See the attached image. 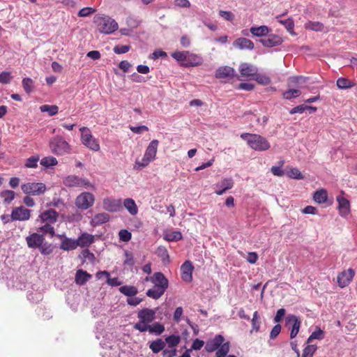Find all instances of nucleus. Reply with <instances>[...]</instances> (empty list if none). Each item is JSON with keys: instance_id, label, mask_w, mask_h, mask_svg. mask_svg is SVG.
I'll list each match as a JSON object with an SVG mask.
<instances>
[{"instance_id": "1", "label": "nucleus", "mask_w": 357, "mask_h": 357, "mask_svg": "<svg viewBox=\"0 0 357 357\" xmlns=\"http://www.w3.org/2000/svg\"><path fill=\"white\" fill-rule=\"evenodd\" d=\"M145 280L153 284V288L148 289L146 294L155 300L160 298L169 286L167 278L161 272L155 273L151 278H146Z\"/></svg>"}, {"instance_id": "2", "label": "nucleus", "mask_w": 357, "mask_h": 357, "mask_svg": "<svg viewBox=\"0 0 357 357\" xmlns=\"http://www.w3.org/2000/svg\"><path fill=\"white\" fill-rule=\"evenodd\" d=\"M241 137L256 151H265L271 148L268 141L260 135L245 132L241 135Z\"/></svg>"}, {"instance_id": "3", "label": "nucleus", "mask_w": 357, "mask_h": 357, "mask_svg": "<svg viewBox=\"0 0 357 357\" xmlns=\"http://www.w3.org/2000/svg\"><path fill=\"white\" fill-rule=\"evenodd\" d=\"M98 30L105 34H110L119 28L118 23L112 17L105 15H96L93 18Z\"/></svg>"}, {"instance_id": "4", "label": "nucleus", "mask_w": 357, "mask_h": 357, "mask_svg": "<svg viewBox=\"0 0 357 357\" xmlns=\"http://www.w3.org/2000/svg\"><path fill=\"white\" fill-rule=\"evenodd\" d=\"M49 147L52 153L62 155L68 153L70 150V144L61 136H55L49 142Z\"/></svg>"}, {"instance_id": "5", "label": "nucleus", "mask_w": 357, "mask_h": 357, "mask_svg": "<svg viewBox=\"0 0 357 357\" xmlns=\"http://www.w3.org/2000/svg\"><path fill=\"white\" fill-rule=\"evenodd\" d=\"M63 183L68 188H83L93 190L94 185L88 179L76 175H69L63 178Z\"/></svg>"}, {"instance_id": "6", "label": "nucleus", "mask_w": 357, "mask_h": 357, "mask_svg": "<svg viewBox=\"0 0 357 357\" xmlns=\"http://www.w3.org/2000/svg\"><path fill=\"white\" fill-rule=\"evenodd\" d=\"M79 130L81 132L82 143L90 150L98 151L100 150L99 142L93 136L89 128L87 127H82L79 128Z\"/></svg>"}, {"instance_id": "7", "label": "nucleus", "mask_w": 357, "mask_h": 357, "mask_svg": "<svg viewBox=\"0 0 357 357\" xmlns=\"http://www.w3.org/2000/svg\"><path fill=\"white\" fill-rule=\"evenodd\" d=\"M21 189L24 194L32 196H40L43 195L47 188L43 183L29 182L21 185Z\"/></svg>"}, {"instance_id": "8", "label": "nucleus", "mask_w": 357, "mask_h": 357, "mask_svg": "<svg viewBox=\"0 0 357 357\" xmlns=\"http://www.w3.org/2000/svg\"><path fill=\"white\" fill-rule=\"evenodd\" d=\"M95 201V197L93 194L90 192H82L75 199L76 206L82 210H86L91 207Z\"/></svg>"}, {"instance_id": "9", "label": "nucleus", "mask_w": 357, "mask_h": 357, "mask_svg": "<svg viewBox=\"0 0 357 357\" xmlns=\"http://www.w3.org/2000/svg\"><path fill=\"white\" fill-rule=\"evenodd\" d=\"M225 337L223 335L218 334L215 335V337L212 339H209L206 341L205 345V350L208 353H212L213 351H217L220 348L225 344Z\"/></svg>"}, {"instance_id": "10", "label": "nucleus", "mask_w": 357, "mask_h": 357, "mask_svg": "<svg viewBox=\"0 0 357 357\" xmlns=\"http://www.w3.org/2000/svg\"><path fill=\"white\" fill-rule=\"evenodd\" d=\"M355 271L353 268H348L340 273L337 277V284L340 288L347 287L352 281L354 275Z\"/></svg>"}, {"instance_id": "11", "label": "nucleus", "mask_w": 357, "mask_h": 357, "mask_svg": "<svg viewBox=\"0 0 357 357\" xmlns=\"http://www.w3.org/2000/svg\"><path fill=\"white\" fill-rule=\"evenodd\" d=\"M102 207L109 212H117L122 208V202L120 199L106 197L102 201Z\"/></svg>"}, {"instance_id": "12", "label": "nucleus", "mask_w": 357, "mask_h": 357, "mask_svg": "<svg viewBox=\"0 0 357 357\" xmlns=\"http://www.w3.org/2000/svg\"><path fill=\"white\" fill-rule=\"evenodd\" d=\"M266 38L259 40V42L265 47H273L280 45L283 43L281 36L277 34H269Z\"/></svg>"}, {"instance_id": "13", "label": "nucleus", "mask_w": 357, "mask_h": 357, "mask_svg": "<svg viewBox=\"0 0 357 357\" xmlns=\"http://www.w3.org/2000/svg\"><path fill=\"white\" fill-rule=\"evenodd\" d=\"M30 210L24 206L17 207L13 209L11 213L12 220L25 221L30 218Z\"/></svg>"}, {"instance_id": "14", "label": "nucleus", "mask_w": 357, "mask_h": 357, "mask_svg": "<svg viewBox=\"0 0 357 357\" xmlns=\"http://www.w3.org/2000/svg\"><path fill=\"white\" fill-rule=\"evenodd\" d=\"M194 266L191 261L187 260L181 266V275L185 282H191L192 280V272Z\"/></svg>"}, {"instance_id": "15", "label": "nucleus", "mask_w": 357, "mask_h": 357, "mask_svg": "<svg viewBox=\"0 0 357 357\" xmlns=\"http://www.w3.org/2000/svg\"><path fill=\"white\" fill-rule=\"evenodd\" d=\"M26 241L29 248L32 249H38L45 241V238L42 234L33 233L26 237Z\"/></svg>"}, {"instance_id": "16", "label": "nucleus", "mask_w": 357, "mask_h": 357, "mask_svg": "<svg viewBox=\"0 0 357 357\" xmlns=\"http://www.w3.org/2000/svg\"><path fill=\"white\" fill-rule=\"evenodd\" d=\"M287 324H292L290 332V337L291 339L296 337L299 332L301 321L298 317L291 314L287 317Z\"/></svg>"}, {"instance_id": "17", "label": "nucleus", "mask_w": 357, "mask_h": 357, "mask_svg": "<svg viewBox=\"0 0 357 357\" xmlns=\"http://www.w3.org/2000/svg\"><path fill=\"white\" fill-rule=\"evenodd\" d=\"M59 213L54 209H48L39 215L40 221L43 223L54 224L58 219Z\"/></svg>"}, {"instance_id": "18", "label": "nucleus", "mask_w": 357, "mask_h": 357, "mask_svg": "<svg viewBox=\"0 0 357 357\" xmlns=\"http://www.w3.org/2000/svg\"><path fill=\"white\" fill-rule=\"evenodd\" d=\"M58 236L61 239L60 249L64 251H70L78 247L77 239L70 238L64 235H59Z\"/></svg>"}, {"instance_id": "19", "label": "nucleus", "mask_w": 357, "mask_h": 357, "mask_svg": "<svg viewBox=\"0 0 357 357\" xmlns=\"http://www.w3.org/2000/svg\"><path fill=\"white\" fill-rule=\"evenodd\" d=\"M156 310L150 308H144L137 313V317L143 322L151 323L155 319Z\"/></svg>"}, {"instance_id": "20", "label": "nucleus", "mask_w": 357, "mask_h": 357, "mask_svg": "<svg viewBox=\"0 0 357 357\" xmlns=\"http://www.w3.org/2000/svg\"><path fill=\"white\" fill-rule=\"evenodd\" d=\"M338 202V210L342 217H346L350 212V203L347 199L340 195L336 198Z\"/></svg>"}, {"instance_id": "21", "label": "nucleus", "mask_w": 357, "mask_h": 357, "mask_svg": "<svg viewBox=\"0 0 357 357\" xmlns=\"http://www.w3.org/2000/svg\"><path fill=\"white\" fill-rule=\"evenodd\" d=\"M94 236L86 232L82 233L81 235H79L77 238L78 247L82 248H88L92 243H94Z\"/></svg>"}, {"instance_id": "22", "label": "nucleus", "mask_w": 357, "mask_h": 357, "mask_svg": "<svg viewBox=\"0 0 357 357\" xmlns=\"http://www.w3.org/2000/svg\"><path fill=\"white\" fill-rule=\"evenodd\" d=\"M234 47L239 50H252L255 47L254 43L246 38H238L233 43Z\"/></svg>"}, {"instance_id": "23", "label": "nucleus", "mask_w": 357, "mask_h": 357, "mask_svg": "<svg viewBox=\"0 0 357 357\" xmlns=\"http://www.w3.org/2000/svg\"><path fill=\"white\" fill-rule=\"evenodd\" d=\"M202 61L201 56L188 51L185 62L182 63L181 65L184 67L196 66L201 65Z\"/></svg>"}, {"instance_id": "24", "label": "nucleus", "mask_w": 357, "mask_h": 357, "mask_svg": "<svg viewBox=\"0 0 357 357\" xmlns=\"http://www.w3.org/2000/svg\"><path fill=\"white\" fill-rule=\"evenodd\" d=\"M220 189L215 190L218 195H223L227 190L231 189L234 187V181L231 178H224L220 183L216 185Z\"/></svg>"}, {"instance_id": "25", "label": "nucleus", "mask_w": 357, "mask_h": 357, "mask_svg": "<svg viewBox=\"0 0 357 357\" xmlns=\"http://www.w3.org/2000/svg\"><path fill=\"white\" fill-rule=\"evenodd\" d=\"M239 71L243 76L249 77L257 75L258 69L254 65L243 63L239 66Z\"/></svg>"}, {"instance_id": "26", "label": "nucleus", "mask_w": 357, "mask_h": 357, "mask_svg": "<svg viewBox=\"0 0 357 357\" xmlns=\"http://www.w3.org/2000/svg\"><path fill=\"white\" fill-rule=\"evenodd\" d=\"M235 70L229 66H222L217 69L215 72V77L218 79H224L234 77Z\"/></svg>"}, {"instance_id": "27", "label": "nucleus", "mask_w": 357, "mask_h": 357, "mask_svg": "<svg viewBox=\"0 0 357 357\" xmlns=\"http://www.w3.org/2000/svg\"><path fill=\"white\" fill-rule=\"evenodd\" d=\"M271 31V29L266 26L261 25L259 26H252L250 29V32L252 34L253 36L256 37H263L266 36Z\"/></svg>"}, {"instance_id": "28", "label": "nucleus", "mask_w": 357, "mask_h": 357, "mask_svg": "<svg viewBox=\"0 0 357 357\" xmlns=\"http://www.w3.org/2000/svg\"><path fill=\"white\" fill-rule=\"evenodd\" d=\"M159 142L157 139L152 140L147 146L144 155L147 158L153 160L155 158Z\"/></svg>"}, {"instance_id": "29", "label": "nucleus", "mask_w": 357, "mask_h": 357, "mask_svg": "<svg viewBox=\"0 0 357 357\" xmlns=\"http://www.w3.org/2000/svg\"><path fill=\"white\" fill-rule=\"evenodd\" d=\"M123 206L126 208L128 213L131 215H135L138 213V207L135 202V200L132 198H126L123 200Z\"/></svg>"}, {"instance_id": "30", "label": "nucleus", "mask_w": 357, "mask_h": 357, "mask_svg": "<svg viewBox=\"0 0 357 357\" xmlns=\"http://www.w3.org/2000/svg\"><path fill=\"white\" fill-rule=\"evenodd\" d=\"M305 28L308 30L314 31L327 32L328 29L319 22L308 21L304 25Z\"/></svg>"}, {"instance_id": "31", "label": "nucleus", "mask_w": 357, "mask_h": 357, "mask_svg": "<svg viewBox=\"0 0 357 357\" xmlns=\"http://www.w3.org/2000/svg\"><path fill=\"white\" fill-rule=\"evenodd\" d=\"M91 275L86 271L79 269L77 271L75 274V282L79 285L84 284L90 278Z\"/></svg>"}, {"instance_id": "32", "label": "nucleus", "mask_w": 357, "mask_h": 357, "mask_svg": "<svg viewBox=\"0 0 357 357\" xmlns=\"http://www.w3.org/2000/svg\"><path fill=\"white\" fill-rule=\"evenodd\" d=\"M109 220V215L106 213H101L96 214L91 220V225L93 227H96L103 223H106Z\"/></svg>"}, {"instance_id": "33", "label": "nucleus", "mask_w": 357, "mask_h": 357, "mask_svg": "<svg viewBox=\"0 0 357 357\" xmlns=\"http://www.w3.org/2000/svg\"><path fill=\"white\" fill-rule=\"evenodd\" d=\"M165 347V342L161 338H158L149 343V349L153 354H158Z\"/></svg>"}, {"instance_id": "34", "label": "nucleus", "mask_w": 357, "mask_h": 357, "mask_svg": "<svg viewBox=\"0 0 357 357\" xmlns=\"http://www.w3.org/2000/svg\"><path fill=\"white\" fill-rule=\"evenodd\" d=\"M181 336L179 335L173 334L167 336L165 339V345L167 344L169 349H176V347L181 342Z\"/></svg>"}, {"instance_id": "35", "label": "nucleus", "mask_w": 357, "mask_h": 357, "mask_svg": "<svg viewBox=\"0 0 357 357\" xmlns=\"http://www.w3.org/2000/svg\"><path fill=\"white\" fill-rule=\"evenodd\" d=\"M119 291L121 294H123V295L130 298V297L137 295L138 293V289L135 286L124 285V286H121L119 288Z\"/></svg>"}, {"instance_id": "36", "label": "nucleus", "mask_w": 357, "mask_h": 357, "mask_svg": "<svg viewBox=\"0 0 357 357\" xmlns=\"http://www.w3.org/2000/svg\"><path fill=\"white\" fill-rule=\"evenodd\" d=\"M328 198L327 191L324 189L317 190L314 193L313 199L318 204L325 203Z\"/></svg>"}, {"instance_id": "37", "label": "nucleus", "mask_w": 357, "mask_h": 357, "mask_svg": "<svg viewBox=\"0 0 357 357\" xmlns=\"http://www.w3.org/2000/svg\"><path fill=\"white\" fill-rule=\"evenodd\" d=\"M230 344L229 342H226L224 345L215 353V357H236L235 355H227L229 352Z\"/></svg>"}, {"instance_id": "38", "label": "nucleus", "mask_w": 357, "mask_h": 357, "mask_svg": "<svg viewBox=\"0 0 357 357\" xmlns=\"http://www.w3.org/2000/svg\"><path fill=\"white\" fill-rule=\"evenodd\" d=\"M278 22L282 24L290 34L293 36L296 35L295 32L294 31V22L292 18H288L286 20H278Z\"/></svg>"}, {"instance_id": "39", "label": "nucleus", "mask_w": 357, "mask_h": 357, "mask_svg": "<svg viewBox=\"0 0 357 357\" xmlns=\"http://www.w3.org/2000/svg\"><path fill=\"white\" fill-rule=\"evenodd\" d=\"M337 86L340 89H347L351 88L355 85L354 82L351 80L344 78L340 77L337 79Z\"/></svg>"}, {"instance_id": "40", "label": "nucleus", "mask_w": 357, "mask_h": 357, "mask_svg": "<svg viewBox=\"0 0 357 357\" xmlns=\"http://www.w3.org/2000/svg\"><path fill=\"white\" fill-rule=\"evenodd\" d=\"M307 78L303 76H294L289 77L288 83L289 86L301 87L306 82Z\"/></svg>"}, {"instance_id": "41", "label": "nucleus", "mask_w": 357, "mask_h": 357, "mask_svg": "<svg viewBox=\"0 0 357 357\" xmlns=\"http://www.w3.org/2000/svg\"><path fill=\"white\" fill-rule=\"evenodd\" d=\"M58 164V161L56 158L53 156H47L40 160V165L45 168H49L52 166H55Z\"/></svg>"}, {"instance_id": "42", "label": "nucleus", "mask_w": 357, "mask_h": 357, "mask_svg": "<svg viewBox=\"0 0 357 357\" xmlns=\"http://www.w3.org/2000/svg\"><path fill=\"white\" fill-rule=\"evenodd\" d=\"M183 236L178 231H173L166 234L164 238L169 242L178 241L182 238Z\"/></svg>"}, {"instance_id": "43", "label": "nucleus", "mask_w": 357, "mask_h": 357, "mask_svg": "<svg viewBox=\"0 0 357 357\" xmlns=\"http://www.w3.org/2000/svg\"><path fill=\"white\" fill-rule=\"evenodd\" d=\"M42 112H47L50 116L56 115L59 112V107L56 105H43L40 107Z\"/></svg>"}, {"instance_id": "44", "label": "nucleus", "mask_w": 357, "mask_h": 357, "mask_svg": "<svg viewBox=\"0 0 357 357\" xmlns=\"http://www.w3.org/2000/svg\"><path fill=\"white\" fill-rule=\"evenodd\" d=\"M165 331V326L160 323L156 322L150 325L149 333L157 335H161Z\"/></svg>"}, {"instance_id": "45", "label": "nucleus", "mask_w": 357, "mask_h": 357, "mask_svg": "<svg viewBox=\"0 0 357 357\" xmlns=\"http://www.w3.org/2000/svg\"><path fill=\"white\" fill-rule=\"evenodd\" d=\"M51 223H45L44 225L38 228V231L43 234H49L51 235V237H53L55 236V231Z\"/></svg>"}, {"instance_id": "46", "label": "nucleus", "mask_w": 357, "mask_h": 357, "mask_svg": "<svg viewBox=\"0 0 357 357\" xmlns=\"http://www.w3.org/2000/svg\"><path fill=\"white\" fill-rule=\"evenodd\" d=\"M0 196L6 204L10 203L15 198V192L13 190H3L1 192Z\"/></svg>"}, {"instance_id": "47", "label": "nucleus", "mask_w": 357, "mask_h": 357, "mask_svg": "<svg viewBox=\"0 0 357 357\" xmlns=\"http://www.w3.org/2000/svg\"><path fill=\"white\" fill-rule=\"evenodd\" d=\"M33 82L29 77H26L22 79V86L28 94L31 93L33 90Z\"/></svg>"}, {"instance_id": "48", "label": "nucleus", "mask_w": 357, "mask_h": 357, "mask_svg": "<svg viewBox=\"0 0 357 357\" xmlns=\"http://www.w3.org/2000/svg\"><path fill=\"white\" fill-rule=\"evenodd\" d=\"M188 51H176L172 53L171 56L177 61L185 62Z\"/></svg>"}, {"instance_id": "49", "label": "nucleus", "mask_w": 357, "mask_h": 357, "mask_svg": "<svg viewBox=\"0 0 357 357\" xmlns=\"http://www.w3.org/2000/svg\"><path fill=\"white\" fill-rule=\"evenodd\" d=\"M40 253L43 255H49L53 252V246L51 243L43 242L38 248Z\"/></svg>"}, {"instance_id": "50", "label": "nucleus", "mask_w": 357, "mask_h": 357, "mask_svg": "<svg viewBox=\"0 0 357 357\" xmlns=\"http://www.w3.org/2000/svg\"><path fill=\"white\" fill-rule=\"evenodd\" d=\"M301 92L298 89H289L283 93L282 96L284 99L291 100L294 98L300 96Z\"/></svg>"}, {"instance_id": "51", "label": "nucleus", "mask_w": 357, "mask_h": 357, "mask_svg": "<svg viewBox=\"0 0 357 357\" xmlns=\"http://www.w3.org/2000/svg\"><path fill=\"white\" fill-rule=\"evenodd\" d=\"M39 160L40 158L38 155H33L26 160L25 167L28 168H36L38 167Z\"/></svg>"}, {"instance_id": "52", "label": "nucleus", "mask_w": 357, "mask_h": 357, "mask_svg": "<svg viewBox=\"0 0 357 357\" xmlns=\"http://www.w3.org/2000/svg\"><path fill=\"white\" fill-rule=\"evenodd\" d=\"M317 349L316 345H307L303 351L302 357H312Z\"/></svg>"}, {"instance_id": "53", "label": "nucleus", "mask_w": 357, "mask_h": 357, "mask_svg": "<svg viewBox=\"0 0 357 357\" xmlns=\"http://www.w3.org/2000/svg\"><path fill=\"white\" fill-rule=\"evenodd\" d=\"M324 338V331L321 328H318L314 331L308 337L307 342L309 343L313 340H322Z\"/></svg>"}, {"instance_id": "54", "label": "nucleus", "mask_w": 357, "mask_h": 357, "mask_svg": "<svg viewBox=\"0 0 357 357\" xmlns=\"http://www.w3.org/2000/svg\"><path fill=\"white\" fill-rule=\"evenodd\" d=\"M150 325L146 322H143L139 319V321L134 325V328L139 332L149 331Z\"/></svg>"}, {"instance_id": "55", "label": "nucleus", "mask_w": 357, "mask_h": 357, "mask_svg": "<svg viewBox=\"0 0 357 357\" xmlns=\"http://www.w3.org/2000/svg\"><path fill=\"white\" fill-rule=\"evenodd\" d=\"M151 161L152 160L151 158H147V157L144 155L141 160H136L135 168L139 169L144 168L146 167Z\"/></svg>"}, {"instance_id": "56", "label": "nucleus", "mask_w": 357, "mask_h": 357, "mask_svg": "<svg viewBox=\"0 0 357 357\" xmlns=\"http://www.w3.org/2000/svg\"><path fill=\"white\" fill-rule=\"evenodd\" d=\"M255 79L260 84H263V85H268L271 83V79L265 75H262V74H257L255 75Z\"/></svg>"}, {"instance_id": "57", "label": "nucleus", "mask_w": 357, "mask_h": 357, "mask_svg": "<svg viewBox=\"0 0 357 357\" xmlns=\"http://www.w3.org/2000/svg\"><path fill=\"white\" fill-rule=\"evenodd\" d=\"M289 178L294 179H303V176L297 168H291L287 173Z\"/></svg>"}, {"instance_id": "58", "label": "nucleus", "mask_w": 357, "mask_h": 357, "mask_svg": "<svg viewBox=\"0 0 357 357\" xmlns=\"http://www.w3.org/2000/svg\"><path fill=\"white\" fill-rule=\"evenodd\" d=\"M219 15L228 22H232L235 18L234 14L232 12L227 10H220L219 11Z\"/></svg>"}, {"instance_id": "59", "label": "nucleus", "mask_w": 357, "mask_h": 357, "mask_svg": "<svg viewBox=\"0 0 357 357\" xmlns=\"http://www.w3.org/2000/svg\"><path fill=\"white\" fill-rule=\"evenodd\" d=\"M80 257H82L84 260H89L91 262H93L95 260V255L88 249H84L82 250L80 255Z\"/></svg>"}, {"instance_id": "60", "label": "nucleus", "mask_w": 357, "mask_h": 357, "mask_svg": "<svg viewBox=\"0 0 357 357\" xmlns=\"http://www.w3.org/2000/svg\"><path fill=\"white\" fill-rule=\"evenodd\" d=\"M119 236L121 241L128 242L131 239L132 234L126 229H121L119 232Z\"/></svg>"}, {"instance_id": "61", "label": "nucleus", "mask_w": 357, "mask_h": 357, "mask_svg": "<svg viewBox=\"0 0 357 357\" xmlns=\"http://www.w3.org/2000/svg\"><path fill=\"white\" fill-rule=\"evenodd\" d=\"M252 329L255 331H258L260 327V321H259V317L258 314V312L255 311L253 314V317L252 319Z\"/></svg>"}, {"instance_id": "62", "label": "nucleus", "mask_w": 357, "mask_h": 357, "mask_svg": "<svg viewBox=\"0 0 357 357\" xmlns=\"http://www.w3.org/2000/svg\"><path fill=\"white\" fill-rule=\"evenodd\" d=\"M130 50V45H116L113 51L116 54H121L128 52Z\"/></svg>"}, {"instance_id": "63", "label": "nucleus", "mask_w": 357, "mask_h": 357, "mask_svg": "<svg viewBox=\"0 0 357 357\" xmlns=\"http://www.w3.org/2000/svg\"><path fill=\"white\" fill-rule=\"evenodd\" d=\"M27 298L30 301L37 303L42 300L43 296L40 292H36L35 294L31 292L28 293Z\"/></svg>"}, {"instance_id": "64", "label": "nucleus", "mask_w": 357, "mask_h": 357, "mask_svg": "<svg viewBox=\"0 0 357 357\" xmlns=\"http://www.w3.org/2000/svg\"><path fill=\"white\" fill-rule=\"evenodd\" d=\"M11 79L12 76L10 75V73L8 72H3L0 74V82L1 84H8L10 83Z\"/></svg>"}]
</instances>
